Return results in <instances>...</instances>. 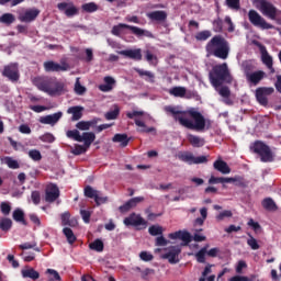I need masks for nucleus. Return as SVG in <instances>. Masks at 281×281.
<instances>
[{
  "label": "nucleus",
  "mask_w": 281,
  "mask_h": 281,
  "mask_svg": "<svg viewBox=\"0 0 281 281\" xmlns=\"http://www.w3.org/2000/svg\"><path fill=\"white\" fill-rule=\"evenodd\" d=\"M177 120L181 126L189 131H210L212 128V120L205 119L203 114L194 109L186 112L177 111Z\"/></svg>",
  "instance_id": "nucleus-1"
},
{
  "label": "nucleus",
  "mask_w": 281,
  "mask_h": 281,
  "mask_svg": "<svg viewBox=\"0 0 281 281\" xmlns=\"http://www.w3.org/2000/svg\"><path fill=\"white\" fill-rule=\"evenodd\" d=\"M229 42L223 35H214L205 45L207 56H214L221 60L229 58Z\"/></svg>",
  "instance_id": "nucleus-2"
},
{
  "label": "nucleus",
  "mask_w": 281,
  "mask_h": 281,
  "mask_svg": "<svg viewBox=\"0 0 281 281\" xmlns=\"http://www.w3.org/2000/svg\"><path fill=\"white\" fill-rule=\"evenodd\" d=\"M209 80L212 87L215 89L223 87V85H232V82H234V77L229 71V66H227V63L213 66L209 72Z\"/></svg>",
  "instance_id": "nucleus-3"
},
{
  "label": "nucleus",
  "mask_w": 281,
  "mask_h": 281,
  "mask_svg": "<svg viewBox=\"0 0 281 281\" xmlns=\"http://www.w3.org/2000/svg\"><path fill=\"white\" fill-rule=\"evenodd\" d=\"M35 87L48 95H61L65 91V83L52 79H35Z\"/></svg>",
  "instance_id": "nucleus-4"
},
{
  "label": "nucleus",
  "mask_w": 281,
  "mask_h": 281,
  "mask_svg": "<svg viewBox=\"0 0 281 281\" xmlns=\"http://www.w3.org/2000/svg\"><path fill=\"white\" fill-rule=\"evenodd\" d=\"M250 153L258 155L262 164H271L276 161V154L271 150V147L262 140H255L250 144Z\"/></svg>",
  "instance_id": "nucleus-5"
},
{
  "label": "nucleus",
  "mask_w": 281,
  "mask_h": 281,
  "mask_svg": "<svg viewBox=\"0 0 281 281\" xmlns=\"http://www.w3.org/2000/svg\"><path fill=\"white\" fill-rule=\"evenodd\" d=\"M248 19L255 27H260L261 30H276V26L273 24L268 23L265 18L258 14V11L250 10L248 12Z\"/></svg>",
  "instance_id": "nucleus-6"
},
{
  "label": "nucleus",
  "mask_w": 281,
  "mask_h": 281,
  "mask_svg": "<svg viewBox=\"0 0 281 281\" xmlns=\"http://www.w3.org/2000/svg\"><path fill=\"white\" fill-rule=\"evenodd\" d=\"M123 223L126 227H135L136 229H146L148 227V222L136 213L130 214L124 218Z\"/></svg>",
  "instance_id": "nucleus-7"
},
{
  "label": "nucleus",
  "mask_w": 281,
  "mask_h": 281,
  "mask_svg": "<svg viewBox=\"0 0 281 281\" xmlns=\"http://www.w3.org/2000/svg\"><path fill=\"white\" fill-rule=\"evenodd\" d=\"M258 3H259L258 8L261 14H263V16H267L268 19H271V21H276L279 12L278 8H276L273 3L267 0H258Z\"/></svg>",
  "instance_id": "nucleus-8"
},
{
  "label": "nucleus",
  "mask_w": 281,
  "mask_h": 281,
  "mask_svg": "<svg viewBox=\"0 0 281 281\" xmlns=\"http://www.w3.org/2000/svg\"><path fill=\"white\" fill-rule=\"evenodd\" d=\"M122 30H131L132 34L135 36H146V31L143 29H139L138 26H133L124 23H120L117 25H114L112 27V34L113 36H120L122 34Z\"/></svg>",
  "instance_id": "nucleus-9"
},
{
  "label": "nucleus",
  "mask_w": 281,
  "mask_h": 281,
  "mask_svg": "<svg viewBox=\"0 0 281 281\" xmlns=\"http://www.w3.org/2000/svg\"><path fill=\"white\" fill-rule=\"evenodd\" d=\"M178 158L180 159V161H184L186 164H189L190 166H192V164H195V165L207 164V157H205V156L194 157V155L192 153H188V151L179 154Z\"/></svg>",
  "instance_id": "nucleus-10"
},
{
  "label": "nucleus",
  "mask_w": 281,
  "mask_h": 281,
  "mask_svg": "<svg viewBox=\"0 0 281 281\" xmlns=\"http://www.w3.org/2000/svg\"><path fill=\"white\" fill-rule=\"evenodd\" d=\"M57 9L59 12H64L68 19H71V16H77V14L80 12L74 2H60L57 4Z\"/></svg>",
  "instance_id": "nucleus-11"
},
{
  "label": "nucleus",
  "mask_w": 281,
  "mask_h": 281,
  "mask_svg": "<svg viewBox=\"0 0 281 281\" xmlns=\"http://www.w3.org/2000/svg\"><path fill=\"white\" fill-rule=\"evenodd\" d=\"M69 64L66 61H63L61 64H58L54 60H48L44 63V70L46 72H58V71H68Z\"/></svg>",
  "instance_id": "nucleus-12"
},
{
  "label": "nucleus",
  "mask_w": 281,
  "mask_h": 281,
  "mask_svg": "<svg viewBox=\"0 0 281 281\" xmlns=\"http://www.w3.org/2000/svg\"><path fill=\"white\" fill-rule=\"evenodd\" d=\"M60 196V189L58 186L50 183L45 189V201L46 203H54Z\"/></svg>",
  "instance_id": "nucleus-13"
},
{
  "label": "nucleus",
  "mask_w": 281,
  "mask_h": 281,
  "mask_svg": "<svg viewBox=\"0 0 281 281\" xmlns=\"http://www.w3.org/2000/svg\"><path fill=\"white\" fill-rule=\"evenodd\" d=\"M2 76L11 80V82H18L19 78H21V75L19 74V67L14 64L4 66Z\"/></svg>",
  "instance_id": "nucleus-14"
},
{
  "label": "nucleus",
  "mask_w": 281,
  "mask_h": 281,
  "mask_svg": "<svg viewBox=\"0 0 281 281\" xmlns=\"http://www.w3.org/2000/svg\"><path fill=\"white\" fill-rule=\"evenodd\" d=\"M273 91V88H257L256 98L261 106H267V104H269V99L267 95H271Z\"/></svg>",
  "instance_id": "nucleus-15"
},
{
  "label": "nucleus",
  "mask_w": 281,
  "mask_h": 281,
  "mask_svg": "<svg viewBox=\"0 0 281 281\" xmlns=\"http://www.w3.org/2000/svg\"><path fill=\"white\" fill-rule=\"evenodd\" d=\"M261 54V60L268 69H270L271 74H276V69L273 68V57L269 55V52H267V46L259 44L258 45Z\"/></svg>",
  "instance_id": "nucleus-16"
},
{
  "label": "nucleus",
  "mask_w": 281,
  "mask_h": 281,
  "mask_svg": "<svg viewBox=\"0 0 281 281\" xmlns=\"http://www.w3.org/2000/svg\"><path fill=\"white\" fill-rule=\"evenodd\" d=\"M38 14H41L38 9H30L19 15V21H21V23H32V21H36Z\"/></svg>",
  "instance_id": "nucleus-17"
},
{
  "label": "nucleus",
  "mask_w": 281,
  "mask_h": 281,
  "mask_svg": "<svg viewBox=\"0 0 281 281\" xmlns=\"http://www.w3.org/2000/svg\"><path fill=\"white\" fill-rule=\"evenodd\" d=\"M142 201H144V196L132 198L131 200L125 202L123 205H121L119 210L122 214H126V212H131L133 207H137V204L142 203Z\"/></svg>",
  "instance_id": "nucleus-18"
},
{
  "label": "nucleus",
  "mask_w": 281,
  "mask_h": 281,
  "mask_svg": "<svg viewBox=\"0 0 281 281\" xmlns=\"http://www.w3.org/2000/svg\"><path fill=\"white\" fill-rule=\"evenodd\" d=\"M60 117H63V112H56L54 114L42 116L40 119V123L49 124L50 126H54L55 124H58V122L60 121Z\"/></svg>",
  "instance_id": "nucleus-19"
},
{
  "label": "nucleus",
  "mask_w": 281,
  "mask_h": 281,
  "mask_svg": "<svg viewBox=\"0 0 281 281\" xmlns=\"http://www.w3.org/2000/svg\"><path fill=\"white\" fill-rule=\"evenodd\" d=\"M121 56H125V58H130L131 60L139 61L142 60V48L136 49H125L119 52Z\"/></svg>",
  "instance_id": "nucleus-20"
},
{
  "label": "nucleus",
  "mask_w": 281,
  "mask_h": 281,
  "mask_svg": "<svg viewBox=\"0 0 281 281\" xmlns=\"http://www.w3.org/2000/svg\"><path fill=\"white\" fill-rule=\"evenodd\" d=\"M21 276L24 279L29 278L30 280L33 281H36L38 280V278H41V273L30 266H26L21 270Z\"/></svg>",
  "instance_id": "nucleus-21"
},
{
  "label": "nucleus",
  "mask_w": 281,
  "mask_h": 281,
  "mask_svg": "<svg viewBox=\"0 0 281 281\" xmlns=\"http://www.w3.org/2000/svg\"><path fill=\"white\" fill-rule=\"evenodd\" d=\"M214 170H217V172H221L222 175H229L232 172V168H229V165L225 162V160L218 158L213 164Z\"/></svg>",
  "instance_id": "nucleus-22"
},
{
  "label": "nucleus",
  "mask_w": 281,
  "mask_h": 281,
  "mask_svg": "<svg viewBox=\"0 0 281 281\" xmlns=\"http://www.w3.org/2000/svg\"><path fill=\"white\" fill-rule=\"evenodd\" d=\"M265 71L262 70H257L251 72L250 75H248V77H246L247 81L250 82L251 85H260V81L265 79Z\"/></svg>",
  "instance_id": "nucleus-23"
},
{
  "label": "nucleus",
  "mask_w": 281,
  "mask_h": 281,
  "mask_svg": "<svg viewBox=\"0 0 281 281\" xmlns=\"http://www.w3.org/2000/svg\"><path fill=\"white\" fill-rule=\"evenodd\" d=\"M82 111H85V108L80 105L70 106L67 110V113L69 115H72L71 120L72 122H78V120H82Z\"/></svg>",
  "instance_id": "nucleus-24"
},
{
  "label": "nucleus",
  "mask_w": 281,
  "mask_h": 281,
  "mask_svg": "<svg viewBox=\"0 0 281 281\" xmlns=\"http://www.w3.org/2000/svg\"><path fill=\"white\" fill-rule=\"evenodd\" d=\"M103 81L105 83L99 86L100 91H103V93H109V91H113L115 79H113V77L111 76H106L104 77Z\"/></svg>",
  "instance_id": "nucleus-25"
},
{
  "label": "nucleus",
  "mask_w": 281,
  "mask_h": 281,
  "mask_svg": "<svg viewBox=\"0 0 281 281\" xmlns=\"http://www.w3.org/2000/svg\"><path fill=\"white\" fill-rule=\"evenodd\" d=\"M112 142L115 144H121L122 148H126V146H128V142H131V138H128L127 134H115Z\"/></svg>",
  "instance_id": "nucleus-26"
},
{
  "label": "nucleus",
  "mask_w": 281,
  "mask_h": 281,
  "mask_svg": "<svg viewBox=\"0 0 281 281\" xmlns=\"http://www.w3.org/2000/svg\"><path fill=\"white\" fill-rule=\"evenodd\" d=\"M148 19H150V21H166V19H168V13H166V11H153L147 13Z\"/></svg>",
  "instance_id": "nucleus-27"
},
{
  "label": "nucleus",
  "mask_w": 281,
  "mask_h": 281,
  "mask_svg": "<svg viewBox=\"0 0 281 281\" xmlns=\"http://www.w3.org/2000/svg\"><path fill=\"white\" fill-rule=\"evenodd\" d=\"M162 260H168L170 265H176L177 263V247H171V249L161 255Z\"/></svg>",
  "instance_id": "nucleus-28"
},
{
  "label": "nucleus",
  "mask_w": 281,
  "mask_h": 281,
  "mask_svg": "<svg viewBox=\"0 0 281 281\" xmlns=\"http://www.w3.org/2000/svg\"><path fill=\"white\" fill-rule=\"evenodd\" d=\"M262 207L267 210V212H277L278 204L271 198H265L261 202Z\"/></svg>",
  "instance_id": "nucleus-29"
},
{
  "label": "nucleus",
  "mask_w": 281,
  "mask_h": 281,
  "mask_svg": "<svg viewBox=\"0 0 281 281\" xmlns=\"http://www.w3.org/2000/svg\"><path fill=\"white\" fill-rule=\"evenodd\" d=\"M134 71H136V74H138L140 78H144L145 76L146 82H151V83L155 82V74L148 70H144L142 68H134Z\"/></svg>",
  "instance_id": "nucleus-30"
},
{
  "label": "nucleus",
  "mask_w": 281,
  "mask_h": 281,
  "mask_svg": "<svg viewBox=\"0 0 281 281\" xmlns=\"http://www.w3.org/2000/svg\"><path fill=\"white\" fill-rule=\"evenodd\" d=\"M81 142H83L87 148L91 147V144L95 142V134L93 132H85L81 135Z\"/></svg>",
  "instance_id": "nucleus-31"
},
{
  "label": "nucleus",
  "mask_w": 281,
  "mask_h": 281,
  "mask_svg": "<svg viewBox=\"0 0 281 281\" xmlns=\"http://www.w3.org/2000/svg\"><path fill=\"white\" fill-rule=\"evenodd\" d=\"M227 183H234L237 188H247L249 186V182L240 176L228 178Z\"/></svg>",
  "instance_id": "nucleus-32"
},
{
  "label": "nucleus",
  "mask_w": 281,
  "mask_h": 281,
  "mask_svg": "<svg viewBox=\"0 0 281 281\" xmlns=\"http://www.w3.org/2000/svg\"><path fill=\"white\" fill-rule=\"evenodd\" d=\"M241 69L245 74V77L251 76L254 74V69H256V65H254V61L251 60H245L241 63Z\"/></svg>",
  "instance_id": "nucleus-33"
},
{
  "label": "nucleus",
  "mask_w": 281,
  "mask_h": 281,
  "mask_svg": "<svg viewBox=\"0 0 281 281\" xmlns=\"http://www.w3.org/2000/svg\"><path fill=\"white\" fill-rule=\"evenodd\" d=\"M13 221H15V223H22V225H27V221H25V213L21 209H15L13 211Z\"/></svg>",
  "instance_id": "nucleus-34"
},
{
  "label": "nucleus",
  "mask_w": 281,
  "mask_h": 281,
  "mask_svg": "<svg viewBox=\"0 0 281 281\" xmlns=\"http://www.w3.org/2000/svg\"><path fill=\"white\" fill-rule=\"evenodd\" d=\"M207 249H210V245L206 244L195 254V260L196 262H200V265H205V256L207 255Z\"/></svg>",
  "instance_id": "nucleus-35"
},
{
  "label": "nucleus",
  "mask_w": 281,
  "mask_h": 281,
  "mask_svg": "<svg viewBox=\"0 0 281 281\" xmlns=\"http://www.w3.org/2000/svg\"><path fill=\"white\" fill-rule=\"evenodd\" d=\"M89 249L92 251H98L99 254L104 251V241L102 239H95L91 244H89Z\"/></svg>",
  "instance_id": "nucleus-36"
},
{
  "label": "nucleus",
  "mask_w": 281,
  "mask_h": 281,
  "mask_svg": "<svg viewBox=\"0 0 281 281\" xmlns=\"http://www.w3.org/2000/svg\"><path fill=\"white\" fill-rule=\"evenodd\" d=\"M135 124H136V126H138L139 127V133H155V127H148V126H146V123H144V121H140V120H138V119H135Z\"/></svg>",
  "instance_id": "nucleus-37"
},
{
  "label": "nucleus",
  "mask_w": 281,
  "mask_h": 281,
  "mask_svg": "<svg viewBox=\"0 0 281 281\" xmlns=\"http://www.w3.org/2000/svg\"><path fill=\"white\" fill-rule=\"evenodd\" d=\"M189 142L194 148H201L205 145V139L194 135H189Z\"/></svg>",
  "instance_id": "nucleus-38"
},
{
  "label": "nucleus",
  "mask_w": 281,
  "mask_h": 281,
  "mask_svg": "<svg viewBox=\"0 0 281 281\" xmlns=\"http://www.w3.org/2000/svg\"><path fill=\"white\" fill-rule=\"evenodd\" d=\"M63 234H64V236H66L67 241L69 243V245H74V243H76V240H78V238L74 234V231L69 227H65L63 229Z\"/></svg>",
  "instance_id": "nucleus-39"
},
{
  "label": "nucleus",
  "mask_w": 281,
  "mask_h": 281,
  "mask_svg": "<svg viewBox=\"0 0 281 281\" xmlns=\"http://www.w3.org/2000/svg\"><path fill=\"white\" fill-rule=\"evenodd\" d=\"M177 238L178 240H182L184 245H190V243H192V235H190L188 232L178 231Z\"/></svg>",
  "instance_id": "nucleus-40"
},
{
  "label": "nucleus",
  "mask_w": 281,
  "mask_h": 281,
  "mask_svg": "<svg viewBox=\"0 0 281 281\" xmlns=\"http://www.w3.org/2000/svg\"><path fill=\"white\" fill-rule=\"evenodd\" d=\"M209 38H212V31L210 30H204V31H200L195 34V41H207Z\"/></svg>",
  "instance_id": "nucleus-41"
},
{
  "label": "nucleus",
  "mask_w": 281,
  "mask_h": 281,
  "mask_svg": "<svg viewBox=\"0 0 281 281\" xmlns=\"http://www.w3.org/2000/svg\"><path fill=\"white\" fill-rule=\"evenodd\" d=\"M14 21H16V18L12 13H4L0 16V23H4V25H12Z\"/></svg>",
  "instance_id": "nucleus-42"
},
{
  "label": "nucleus",
  "mask_w": 281,
  "mask_h": 281,
  "mask_svg": "<svg viewBox=\"0 0 281 281\" xmlns=\"http://www.w3.org/2000/svg\"><path fill=\"white\" fill-rule=\"evenodd\" d=\"M81 10L91 14L93 12H98V5L95 2H88L81 5Z\"/></svg>",
  "instance_id": "nucleus-43"
},
{
  "label": "nucleus",
  "mask_w": 281,
  "mask_h": 281,
  "mask_svg": "<svg viewBox=\"0 0 281 281\" xmlns=\"http://www.w3.org/2000/svg\"><path fill=\"white\" fill-rule=\"evenodd\" d=\"M0 229L2 232H10V229H12V220L8 217L0 220Z\"/></svg>",
  "instance_id": "nucleus-44"
},
{
  "label": "nucleus",
  "mask_w": 281,
  "mask_h": 281,
  "mask_svg": "<svg viewBox=\"0 0 281 281\" xmlns=\"http://www.w3.org/2000/svg\"><path fill=\"white\" fill-rule=\"evenodd\" d=\"M66 135L69 139H74L75 142H82V135H80L78 130H69Z\"/></svg>",
  "instance_id": "nucleus-45"
},
{
  "label": "nucleus",
  "mask_w": 281,
  "mask_h": 281,
  "mask_svg": "<svg viewBox=\"0 0 281 281\" xmlns=\"http://www.w3.org/2000/svg\"><path fill=\"white\" fill-rule=\"evenodd\" d=\"M249 238L247 239V245L252 249L254 251H257V249H260V244H258V240L254 238L251 234H247Z\"/></svg>",
  "instance_id": "nucleus-46"
},
{
  "label": "nucleus",
  "mask_w": 281,
  "mask_h": 281,
  "mask_svg": "<svg viewBox=\"0 0 281 281\" xmlns=\"http://www.w3.org/2000/svg\"><path fill=\"white\" fill-rule=\"evenodd\" d=\"M46 273L48 274V281H63V278H60V274L58 271L54 269H47Z\"/></svg>",
  "instance_id": "nucleus-47"
},
{
  "label": "nucleus",
  "mask_w": 281,
  "mask_h": 281,
  "mask_svg": "<svg viewBox=\"0 0 281 281\" xmlns=\"http://www.w3.org/2000/svg\"><path fill=\"white\" fill-rule=\"evenodd\" d=\"M148 233L150 234V236H161L164 234V227L159 225H151L148 228Z\"/></svg>",
  "instance_id": "nucleus-48"
},
{
  "label": "nucleus",
  "mask_w": 281,
  "mask_h": 281,
  "mask_svg": "<svg viewBox=\"0 0 281 281\" xmlns=\"http://www.w3.org/2000/svg\"><path fill=\"white\" fill-rule=\"evenodd\" d=\"M177 98H187V100H190V98H192V93L188 92L183 87H177Z\"/></svg>",
  "instance_id": "nucleus-49"
},
{
  "label": "nucleus",
  "mask_w": 281,
  "mask_h": 281,
  "mask_svg": "<svg viewBox=\"0 0 281 281\" xmlns=\"http://www.w3.org/2000/svg\"><path fill=\"white\" fill-rule=\"evenodd\" d=\"M213 32L216 34H221L223 32V20L221 18H217L213 21Z\"/></svg>",
  "instance_id": "nucleus-50"
},
{
  "label": "nucleus",
  "mask_w": 281,
  "mask_h": 281,
  "mask_svg": "<svg viewBox=\"0 0 281 281\" xmlns=\"http://www.w3.org/2000/svg\"><path fill=\"white\" fill-rule=\"evenodd\" d=\"M119 115H120V108L115 105L114 110L105 113V120H117Z\"/></svg>",
  "instance_id": "nucleus-51"
},
{
  "label": "nucleus",
  "mask_w": 281,
  "mask_h": 281,
  "mask_svg": "<svg viewBox=\"0 0 281 281\" xmlns=\"http://www.w3.org/2000/svg\"><path fill=\"white\" fill-rule=\"evenodd\" d=\"M99 192L100 191L93 189L91 186H87L85 188V196H87V199H95Z\"/></svg>",
  "instance_id": "nucleus-52"
},
{
  "label": "nucleus",
  "mask_w": 281,
  "mask_h": 281,
  "mask_svg": "<svg viewBox=\"0 0 281 281\" xmlns=\"http://www.w3.org/2000/svg\"><path fill=\"white\" fill-rule=\"evenodd\" d=\"M109 202V196H102V193L99 191L97 193V196H94V203L98 207H100V205H104V203Z\"/></svg>",
  "instance_id": "nucleus-53"
},
{
  "label": "nucleus",
  "mask_w": 281,
  "mask_h": 281,
  "mask_svg": "<svg viewBox=\"0 0 281 281\" xmlns=\"http://www.w3.org/2000/svg\"><path fill=\"white\" fill-rule=\"evenodd\" d=\"M232 216H234V213H232V211L229 210H225L223 212H221L220 214H217L215 216L216 221L221 222V221H225V218H232Z\"/></svg>",
  "instance_id": "nucleus-54"
},
{
  "label": "nucleus",
  "mask_w": 281,
  "mask_h": 281,
  "mask_svg": "<svg viewBox=\"0 0 281 281\" xmlns=\"http://www.w3.org/2000/svg\"><path fill=\"white\" fill-rule=\"evenodd\" d=\"M225 3L231 10H240V0H225Z\"/></svg>",
  "instance_id": "nucleus-55"
},
{
  "label": "nucleus",
  "mask_w": 281,
  "mask_h": 281,
  "mask_svg": "<svg viewBox=\"0 0 281 281\" xmlns=\"http://www.w3.org/2000/svg\"><path fill=\"white\" fill-rule=\"evenodd\" d=\"M29 157L33 160V161H41V159H43V155H41V151L38 149H31L29 151Z\"/></svg>",
  "instance_id": "nucleus-56"
},
{
  "label": "nucleus",
  "mask_w": 281,
  "mask_h": 281,
  "mask_svg": "<svg viewBox=\"0 0 281 281\" xmlns=\"http://www.w3.org/2000/svg\"><path fill=\"white\" fill-rule=\"evenodd\" d=\"M228 181V178H224V177H214V176H211V178L209 179V183L211 186H214L216 183H227Z\"/></svg>",
  "instance_id": "nucleus-57"
},
{
  "label": "nucleus",
  "mask_w": 281,
  "mask_h": 281,
  "mask_svg": "<svg viewBox=\"0 0 281 281\" xmlns=\"http://www.w3.org/2000/svg\"><path fill=\"white\" fill-rule=\"evenodd\" d=\"M139 258H140V260H143V262H150L155 259V256H153V254L144 250V251H140Z\"/></svg>",
  "instance_id": "nucleus-58"
},
{
  "label": "nucleus",
  "mask_w": 281,
  "mask_h": 281,
  "mask_svg": "<svg viewBox=\"0 0 281 281\" xmlns=\"http://www.w3.org/2000/svg\"><path fill=\"white\" fill-rule=\"evenodd\" d=\"M5 164L8 168H11L12 170H18V168H20L19 161L12 159V157H7Z\"/></svg>",
  "instance_id": "nucleus-59"
},
{
  "label": "nucleus",
  "mask_w": 281,
  "mask_h": 281,
  "mask_svg": "<svg viewBox=\"0 0 281 281\" xmlns=\"http://www.w3.org/2000/svg\"><path fill=\"white\" fill-rule=\"evenodd\" d=\"M145 59L149 65H157V56L153 55L150 50L145 52Z\"/></svg>",
  "instance_id": "nucleus-60"
},
{
  "label": "nucleus",
  "mask_w": 281,
  "mask_h": 281,
  "mask_svg": "<svg viewBox=\"0 0 281 281\" xmlns=\"http://www.w3.org/2000/svg\"><path fill=\"white\" fill-rule=\"evenodd\" d=\"M0 210L4 216H9L10 212H12V206L8 202H2L0 204Z\"/></svg>",
  "instance_id": "nucleus-61"
},
{
  "label": "nucleus",
  "mask_w": 281,
  "mask_h": 281,
  "mask_svg": "<svg viewBox=\"0 0 281 281\" xmlns=\"http://www.w3.org/2000/svg\"><path fill=\"white\" fill-rule=\"evenodd\" d=\"M164 111L167 115H171V117H173V120H177V108L171 106V105H166L164 108Z\"/></svg>",
  "instance_id": "nucleus-62"
},
{
  "label": "nucleus",
  "mask_w": 281,
  "mask_h": 281,
  "mask_svg": "<svg viewBox=\"0 0 281 281\" xmlns=\"http://www.w3.org/2000/svg\"><path fill=\"white\" fill-rule=\"evenodd\" d=\"M87 153V147L82 145H75V148L71 150L72 155H85Z\"/></svg>",
  "instance_id": "nucleus-63"
},
{
  "label": "nucleus",
  "mask_w": 281,
  "mask_h": 281,
  "mask_svg": "<svg viewBox=\"0 0 281 281\" xmlns=\"http://www.w3.org/2000/svg\"><path fill=\"white\" fill-rule=\"evenodd\" d=\"M80 216L83 221V223H91V211H87V210H80Z\"/></svg>",
  "instance_id": "nucleus-64"
}]
</instances>
